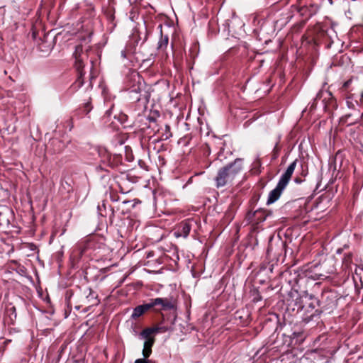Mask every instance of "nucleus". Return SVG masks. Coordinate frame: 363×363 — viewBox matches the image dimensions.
Here are the masks:
<instances>
[{
  "label": "nucleus",
  "instance_id": "obj_1",
  "mask_svg": "<svg viewBox=\"0 0 363 363\" xmlns=\"http://www.w3.org/2000/svg\"><path fill=\"white\" fill-rule=\"evenodd\" d=\"M242 170V160L239 158L235 160L233 162L220 168L214 179L216 186L220 188L227 185H232Z\"/></svg>",
  "mask_w": 363,
  "mask_h": 363
},
{
  "label": "nucleus",
  "instance_id": "obj_2",
  "mask_svg": "<svg viewBox=\"0 0 363 363\" xmlns=\"http://www.w3.org/2000/svg\"><path fill=\"white\" fill-rule=\"evenodd\" d=\"M150 330H143L140 333V336L145 340L143 345V355L145 358H148L152 353V347L155 342V337H150Z\"/></svg>",
  "mask_w": 363,
  "mask_h": 363
},
{
  "label": "nucleus",
  "instance_id": "obj_3",
  "mask_svg": "<svg viewBox=\"0 0 363 363\" xmlns=\"http://www.w3.org/2000/svg\"><path fill=\"white\" fill-rule=\"evenodd\" d=\"M148 304L150 309L155 308L156 311L167 310L173 308V305L171 301L167 298H156L151 299L150 302H148Z\"/></svg>",
  "mask_w": 363,
  "mask_h": 363
},
{
  "label": "nucleus",
  "instance_id": "obj_4",
  "mask_svg": "<svg viewBox=\"0 0 363 363\" xmlns=\"http://www.w3.org/2000/svg\"><path fill=\"white\" fill-rule=\"evenodd\" d=\"M82 52V46L81 45L77 46L75 53H74L75 58H76L75 65H76L77 69L78 70L79 74V77L77 81V82L79 83V86H82L84 83L82 77L84 74V72H83V71L82 70V68L83 67L82 59L80 57V52Z\"/></svg>",
  "mask_w": 363,
  "mask_h": 363
},
{
  "label": "nucleus",
  "instance_id": "obj_5",
  "mask_svg": "<svg viewBox=\"0 0 363 363\" xmlns=\"http://www.w3.org/2000/svg\"><path fill=\"white\" fill-rule=\"evenodd\" d=\"M191 224L189 220H185L184 222H182L175 229V231L174 233L175 237H184L186 238L191 230Z\"/></svg>",
  "mask_w": 363,
  "mask_h": 363
},
{
  "label": "nucleus",
  "instance_id": "obj_6",
  "mask_svg": "<svg viewBox=\"0 0 363 363\" xmlns=\"http://www.w3.org/2000/svg\"><path fill=\"white\" fill-rule=\"evenodd\" d=\"M286 186V185L279 182L276 188L269 192L267 203L271 204L278 200Z\"/></svg>",
  "mask_w": 363,
  "mask_h": 363
},
{
  "label": "nucleus",
  "instance_id": "obj_7",
  "mask_svg": "<svg viewBox=\"0 0 363 363\" xmlns=\"http://www.w3.org/2000/svg\"><path fill=\"white\" fill-rule=\"evenodd\" d=\"M296 166V160L294 161L286 169L284 174L281 177L279 182L284 185H287Z\"/></svg>",
  "mask_w": 363,
  "mask_h": 363
},
{
  "label": "nucleus",
  "instance_id": "obj_8",
  "mask_svg": "<svg viewBox=\"0 0 363 363\" xmlns=\"http://www.w3.org/2000/svg\"><path fill=\"white\" fill-rule=\"evenodd\" d=\"M296 166V160L294 161L286 169L284 174L281 177L279 182L284 185H287Z\"/></svg>",
  "mask_w": 363,
  "mask_h": 363
},
{
  "label": "nucleus",
  "instance_id": "obj_9",
  "mask_svg": "<svg viewBox=\"0 0 363 363\" xmlns=\"http://www.w3.org/2000/svg\"><path fill=\"white\" fill-rule=\"evenodd\" d=\"M362 116V114L357 112L354 113L346 114L341 118V120L345 123H347L348 125H352L357 123Z\"/></svg>",
  "mask_w": 363,
  "mask_h": 363
},
{
  "label": "nucleus",
  "instance_id": "obj_10",
  "mask_svg": "<svg viewBox=\"0 0 363 363\" xmlns=\"http://www.w3.org/2000/svg\"><path fill=\"white\" fill-rule=\"evenodd\" d=\"M150 309V308L148 303L140 305L134 308L131 317L133 318H137Z\"/></svg>",
  "mask_w": 363,
  "mask_h": 363
},
{
  "label": "nucleus",
  "instance_id": "obj_11",
  "mask_svg": "<svg viewBox=\"0 0 363 363\" xmlns=\"http://www.w3.org/2000/svg\"><path fill=\"white\" fill-rule=\"evenodd\" d=\"M168 37L167 36H161V38L158 43V48L160 49H164L165 48H167V45H168Z\"/></svg>",
  "mask_w": 363,
  "mask_h": 363
},
{
  "label": "nucleus",
  "instance_id": "obj_12",
  "mask_svg": "<svg viewBox=\"0 0 363 363\" xmlns=\"http://www.w3.org/2000/svg\"><path fill=\"white\" fill-rule=\"evenodd\" d=\"M145 330H150L151 333H150V337H153L152 335L154 333H157L159 331L158 328H146Z\"/></svg>",
  "mask_w": 363,
  "mask_h": 363
},
{
  "label": "nucleus",
  "instance_id": "obj_13",
  "mask_svg": "<svg viewBox=\"0 0 363 363\" xmlns=\"http://www.w3.org/2000/svg\"><path fill=\"white\" fill-rule=\"evenodd\" d=\"M350 263V257L348 256V257H345L344 258V261H343V264L347 267H349V264Z\"/></svg>",
  "mask_w": 363,
  "mask_h": 363
},
{
  "label": "nucleus",
  "instance_id": "obj_14",
  "mask_svg": "<svg viewBox=\"0 0 363 363\" xmlns=\"http://www.w3.org/2000/svg\"><path fill=\"white\" fill-rule=\"evenodd\" d=\"M145 359V357L143 359H138L135 361V363H147Z\"/></svg>",
  "mask_w": 363,
  "mask_h": 363
},
{
  "label": "nucleus",
  "instance_id": "obj_15",
  "mask_svg": "<svg viewBox=\"0 0 363 363\" xmlns=\"http://www.w3.org/2000/svg\"><path fill=\"white\" fill-rule=\"evenodd\" d=\"M361 272H363V269L357 268V267H355L354 274L356 276H358L359 273H360Z\"/></svg>",
  "mask_w": 363,
  "mask_h": 363
},
{
  "label": "nucleus",
  "instance_id": "obj_16",
  "mask_svg": "<svg viewBox=\"0 0 363 363\" xmlns=\"http://www.w3.org/2000/svg\"><path fill=\"white\" fill-rule=\"evenodd\" d=\"M348 84H349V82H345V85H344V86H347L348 85Z\"/></svg>",
  "mask_w": 363,
  "mask_h": 363
},
{
  "label": "nucleus",
  "instance_id": "obj_17",
  "mask_svg": "<svg viewBox=\"0 0 363 363\" xmlns=\"http://www.w3.org/2000/svg\"><path fill=\"white\" fill-rule=\"evenodd\" d=\"M11 310H12L13 312H15V311H16V308H15V307H12V308H11Z\"/></svg>",
  "mask_w": 363,
  "mask_h": 363
},
{
  "label": "nucleus",
  "instance_id": "obj_18",
  "mask_svg": "<svg viewBox=\"0 0 363 363\" xmlns=\"http://www.w3.org/2000/svg\"><path fill=\"white\" fill-rule=\"evenodd\" d=\"M122 55H123L124 57H125V55L124 54V52H122Z\"/></svg>",
  "mask_w": 363,
  "mask_h": 363
},
{
  "label": "nucleus",
  "instance_id": "obj_19",
  "mask_svg": "<svg viewBox=\"0 0 363 363\" xmlns=\"http://www.w3.org/2000/svg\"><path fill=\"white\" fill-rule=\"evenodd\" d=\"M57 142V143H60V141L54 140L53 143Z\"/></svg>",
  "mask_w": 363,
  "mask_h": 363
},
{
  "label": "nucleus",
  "instance_id": "obj_20",
  "mask_svg": "<svg viewBox=\"0 0 363 363\" xmlns=\"http://www.w3.org/2000/svg\"><path fill=\"white\" fill-rule=\"evenodd\" d=\"M353 279L354 280V281H356V278H355V277H353Z\"/></svg>",
  "mask_w": 363,
  "mask_h": 363
},
{
  "label": "nucleus",
  "instance_id": "obj_21",
  "mask_svg": "<svg viewBox=\"0 0 363 363\" xmlns=\"http://www.w3.org/2000/svg\"><path fill=\"white\" fill-rule=\"evenodd\" d=\"M362 99H363V94H362Z\"/></svg>",
  "mask_w": 363,
  "mask_h": 363
}]
</instances>
